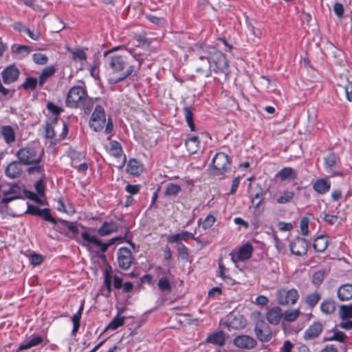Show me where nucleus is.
<instances>
[{
	"instance_id": "nucleus-17",
	"label": "nucleus",
	"mask_w": 352,
	"mask_h": 352,
	"mask_svg": "<svg viewBox=\"0 0 352 352\" xmlns=\"http://www.w3.org/2000/svg\"><path fill=\"white\" fill-rule=\"evenodd\" d=\"M294 197V192L285 190L278 194L271 193L270 197L278 204H285L290 202Z\"/></svg>"
},
{
	"instance_id": "nucleus-36",
	"label": "nucleus",
	"mask_w": 352,
	"mask_h": 352,
	"mask_svg": "<svg viewBox=\"0 0 352 352\" xmlns=\"http://www.w3.org/2000/svg\"><path fill=\"white\" fill-rule=\"evenodd\" d=\"M120 311H118V314L116 317L109 323L107 326V329H111V330H116L118 327L122 326L124 324L125 317L124 316H120Z\"/></svg>"
},
{
	"instance_id": "nucleus-43",
	"label": "nucleus",
	"mask_w": 352,
	"mask_h": 352,
	"mask_svg": "<svg viewBox=\"0 0 352 352\" xmlns=\"http://www.w3.org/2000/svg\"><path fill=\"white\" fill-rule=\"evenodd\" d=\"M69 156L71 159V166L74 167L75 163H79L85 158V155L82 153L78 152L75 150H70L69 151Z\"/></svg>"
},
{
	"instance_id": "nucleus-50",
	"label": "nucleus",
	"mask_w": 352,
	"mask_h": 352,
	"mask_svg": "<svg viewBox=\"0 0 352 352\" xmlns=\"http://www.w3.org/2000/svg\"><path fill=\"white\" fill-rule=\"evenodd\" d=\"M33 61L38 65H45L48 61L47 56L41 53H35L32 55Z\"/></svg>"
},
{
	"instance_id": "nucleus-3",
	"label": "nucleus",
	"mask_w": 352,
	"mask_h": 352,
	"mask_svg": "<svg viewBox=\"0 0 352 352\" xmlns=\"http://www.w3.org/2000/svg\"><path fill=\"white\" fill-rule=\"evenodd\" d=\"M16 155L23 165L38 164L42 160L43 151L38 146L28 145L19 149Z\"/></svg>"
},
{
	"instance_id": "nucleus-42",
	"label": "nucleus",
	"mask_w": 352,
	"mask_h": 352,
	"mask_svg": "<svg viewBox=\"0 0 352 352\" xmlns=\"http://www.w3.org/2000/svg\"><path fill=\"white\" fill-rule=\"evenodd\" d=\"M215 220L216 219L213 215L208 214L203 221H201V219H199L197 223L198 224L201 225L204 230H208L214 225Z\"/></svg>"
},
{
	"instance_id": "nucleus-6",
	"label": "nucleus",
	"mask_w": 352,
	"mask_h": 352,
	"mask_svg": "<svg viewBox=\"0 0 352 352\" xmlns=\"http://www.w3.org/2000/svg\"><path fill=\"white\" fill-rule=\"evenodd\" d=\"M106 122L104 108L96 105L89 120L90 127L96 132L100 131Z\"/></svg>"
},
{
	"instance_id": "nucleus-26",
	"label": "nucleus",
	"mask_w": 352,
	"mask_h": 352,
	"mask_svg": "<svg viewBox=\"0 0 352 352\" xmlns=\"http://www.w3.org/2000/svg\"><path fill=\"white\" fill-rule=\"evenodd\" d=\"M276 177L281 181L293 180L296 177V173L291 167H285L276 173Z\"/></svg>"
},
{
	"instance_id": "nucleus-55",
	"label": "nucleus",
	"mask_w": 352,
	"mask_h": 352,
	"mask_svg": "<svg viewBox=\"0 0 352 352\" xmlns=\"http://www.w3.org/2000/svg\"><path fill=\"white\" fill-rule=\"evenodd\" d=\"M30 263L34 266L39 265L42 263L43 258L41 254L33 253L30 255Z\"/></svg>"
},
{
	"instance_id": "nucleus-59",
	"label": "nucleus",
	"mask_w": 352,
	"mask_h": 352,
	"mask_svg": "<svg viewBox=\"0 0 352 352\" xmlns=\"http://www.w3.org/2000/svg\"><path fill=\"white\" fill-rule=\"evenodd\" d=\"M177 252L179 256L182 260H187L188 257V248L184 245H181L177 248Z\"/></svg>"
},
{
	"instance_id": "nucleus-52",
	"label": "nucleus",
	"mask_w": 352,
	"mask_h": 352,
	"mask_svg": "<svg viewBox=\"0 0 352 352\" xmlns=\"http://www.w3.org/2000/svg\"><path fill=\"white\" fill-rule=\"evenodd\" d=\"M324 280V273L321 271L315 272L313 275L312 283L314 285L318 286Z\"/></svg>"
},
{
	"instance_id": "nucleus-7",
	"label": "nucleus",
	"mask_w": 352,
	"mask_h": 352,
	"mask_svg": "<svg viewBox=\"0 0 352 352\" xmlns=\"http://www.w3.org/2000/svg\"><path fill=\"white\" fill-rule=\"evenodd\" d=\"M298 298L299 294L296 289H280L276 292V300L281 305H294Z\"/></svg>"
},
{
	"instance_id": "nucleus-61",
	"label": "nucleus",
	"mask_w": 352,
	"mask_h": 352,
	"mask_svg": "<svg viewBox=\"0 0 352 352\" xmlns=\"http://www.w3.org/2000/svg\"><path fill=\"white\" fill-rule=\"evenodd\" d=\"M346 338V336L342 331H337L333 333L332 337L329 338V340H336L338 342H344Z\"/></svg>"
},
{
	"instance_id": "nucleus-30",
	"label": "nucleus",
	"mask_w": 352,
	"mask_h": 352,
	"mask_svg": "<svg viewBox=\"0 0 352 352\" xmlns=\"http://www.w3.org/2000/svg\"><path fill=\"white\" fill-rule=\"evenodd\" d=\"M1 134L7 144H10L15 141V133L13 129L10 126H2Z\"/></svg>"
},
{
	"instance_id": "nucleus-27",
	"label": "nucleus",
	"mask_w": 352,
	"mask_h": 352,
	"mask_svg": "<svg viewBox=\"0 0 352 352\" xmlns=\"http://www.w3.org/2000/svg\"><path fill=\"white\" fill-rule=\"evenodd\" d=\"M56 72V69L54 66L50 65L48 67H45L41 72V74L38 78V85L39 87H43V85L47 82V80L52 77Z\"/></svg>"
},
{
	"instance_id": "nucleus-19",
	"label": "nucleus",
	"mask_w": 352,
	"mask_h": 352,
	"mask_svg": "<svg viewBox=\"0 0 352 352\" xmlns=\"http://www.w3.org/2000/svg\"><path fill=\"white\" fill-rule=\"evenodd\" d=\"M21 163L18 161L10 162L5 170L6 175L10 179H15L20 176L22 172Z\"/></svg>"
},
{
	"instance_id": "nucleus-16",
	"label": "nucleus",
	"mask_w": 352,
	"mask_h": 352,
	"mask_svg": "<svg viewBox=\"0 0 352 352\" xmlns=\"http://www.w3.org/2000/svg\"><path fill=\"white\" fill-rule=\"evenodd\" d=\"M10 50L14 58L21 60L31 52L32 47L25 45L13 44Z\"/></svg>"
},
{
	"instance_id": "nucleus-53",
	"label": "nucleus",
	"mask_w": 352,
	"mask_h": 352,
	"mask_svg": "<svg viewBox=\"0 0 352 352\" xmlns=\"http://www.w3.org/2000/svg\"><path fill=\"white\" fill-rule=\"evenodd\" d=\"M32 165V166L29 167L27 170L29 174H34L36 173L41 174L44 172V168L43 166L40 165V163L33 164Z\"/></svg>"
},
{
	"instance_id": "nucleus-4",
	"label": "nucleus",
	"mask_w": 352,
	"mask_h": 352,
	"mask_svg": "<svg viewBox=\"0 0 352 352\" xmlns=\"http://www.w3.org/2000/svg\"><path fill=\"white\" fill-rule=\"evenodd\" d=\"M213 173L216 175H223L231 171V164L228 156L224 153H216L212 160Z\"/></svg>"
},
{
	"instance_id": "nucleus-24",
	"label": "nucleus",
	"mask_w": 352,
	"mask_h": 352,
	"mask_svg": "<svg viewBox=\"0 0 352 352\" xmlns=\"http://www.w3.org/2000/svg\"><path fill=\"white\" fill-rule=\"evenodd\" d=\"M337 295L341 301L351 300L352 298V284H344L340 286L338 289Z\"/></svg>"
},
{
	"instance_id": "nucleus-8",
	"label": "nucleus",
	"mask_w": 352,
	"mask_h": 352,
	"mask_svg": "<svg viewBox=\"0 0 352 352\" xmlns=\"http://www.w3.org/2000/svg\"><path fill=\"white\" fill-rule=\"evenodd\" d=\"M253 252V246L251 243L247 242L241 245L236 252H232L230 256L234 262L245 261L252 256Z\"/></svg>"
},
{
	"instance_id": "nucleus-14",
	"label": "nucleus",
	"mask_w": 352,
	"mask_h": 352,
	"mask_svg": "<svg viewBox=\"0 0 352 352\" xmlns=\"http://www.w3.org/2000/svg\"><path fill=\"white\" fill-rule=\"evenodd\" d=\"M323 331V326L320 322H315L304 332L303 338L311 340L318 338Z\"/></svg>"
},
{
	"instance_id": "nucleus-45",
	"label": "nucleus",
	"mask_w": 352,
	"mask_h": 352,
	"mask_svg": "<svg viewBox=\"0 0 352 352\" xmlns=\"http://www.w3.org/2000/svg\"><path fill=\"white\" fill-rule=\"evenodd\" d=\"M110 152L111 154L116 157H119L122 155V149L121 145L119 142L116 140H112L110 142Z\"/></svg>"
},
{
	"instance_id": "nucleus-51",
	"label": "nucleus",
	"mask_w": 352,
	"mask_h": 352,
	"mask_svg": "<svg viewBox=\"0 0 352 352\" xmlns=\"http://www.w3.org/2000/svg\"><path fill=\"white\" fill-rule=\"evenodd\" d=\"M309 219L307 217H302L300 220V230L302 235H307L309 233Z\"/></svg>"
},
{
	"instance_id": "nucleus-32",
	"label": "nucleus",
	"mask_w": 352,
	"mask_h": 352,
	"mask_svg": "<svg viewBox=\"0 0 352 352\" xmlns=\"http://www.w3.org/2000/svg\"><path fill=\"white\" fill-rule=\"evenodd\" d=\"M336 309V303L331 299L324 300L320 304L321 311L327 315L331 314Z\"/></svg>"
},
{
	"instance_id": "nucleus-25",
	"label": "nucleus",
	"mask_w": 352,
	"mask_h": 352,
	"mask_svg": "<svg viewBox=\"0 0 352 352\" xmlns=\"http://www.w3.org/2000/svg\"><path fill=\"white\" fill-rule=\"evenodd\" d=\"M143 171V166L135 159L129 160L126 165V172L132 175H138Z\"/></svg>"
},
{
	"instance_id": "nucleus-44",
	"label": "nucleus",
	"mask_w": 352,
	"mask_h": 352,
	"mask_svg": "<svg viewBox=\"0 0 352 352\" xmlns=\"http://www.w3.org/2000/svg\"><path fill=\"white\" fill-rule=\"evenodd\" d=\"M37 84H38V80L36 78L28 77L25 80L21 87L25 90H33L36 88Z\"/></svg>"
},
{
	"instance_id": "nucleus-18",
	"label": "nucleus",
	"mask_w": 352,
	"mask_h": 352,
	"mask_svg": "<svg viewBox=\"0 0 352 352\" xmlns=\"http://www.w3.org/2000/svg\"><path fill=\"white\" fill-rule=\"evenodd\" d=\"M331 181L328 178H320L313 183V189L320 195H323L329 191Z\"/></svg>"
},
{
	"instance_id": "nucleus-9",
	"label": "nucleus",
	"mask_w": 352,
	"mask_h": 352,
	"mask_svg": "<svg viewBox=\"0 0 352 352\" xmlns=\"http://www.w3.org/2000/svg\"><path fill=\"white\" fill-rule=\"evenodd\" d=\"M233 343L237 348L243 350H251L257 345V342L253 337L245 334L236 336Z\"/></svg>"
},
{
	"instance_id": "nucleus-10",
	"label": "nucleus",
	"mask_w": 352,
	"mask_h": 352,
	"mask_svg": "<svg viewBox=\"0 0 352 352\" xmlns=\"http://www.w3.org/2000/svg\"><path fill=\"white\" fill-rule=\"evenodd\" d=\"M118 263L120 268L126 270H128L132 263V253L127 248H120L117 252Z\"/></svg>"
},
{
	"instance_id": "nucleus-13",
	"label": "nucleus",
	"mask_w": 352,
	"mask_h": 352,
	"mask_svg": "<svg viewBox=\"0 0 352 352\" xmlns=\"http://www.w3.org/2000/svg\"><path fill=\"white\" fill-rule=\"evenodd\" d=\"M291 252L296 256L305 255L308 250L307 241L301 237H296L289 244Z\"/></svg>"
},
{
	"instance_id": "nucleus-56",
	"label": "nucleus",
	"mask_w": 352,
	"mask_h": 352,
	"mask_svg": "<svg viewBox=\"0 0 352 352\" xmlns=\"http://www.w3.org/2000/svg\"><path fill=\"white\" fill-rule=\"evenodd\" d=\"M62 223L64 226H65L70 232L73 234H77L78 232V227L74 222H69L66 220H63Z\"/></svg>"
},
{
	"instance_id": "nucleus-34",
	"label": "nucleus",
	"mask_w": 352,
	"mask_h": 352,
	"mask_svg": "<svg viewBox=\"0 0 352 352\" xmlns=\"http://www.w3.org/2000/svg\"><path fill=\"white\" fill-rule=\"evenodd\" d=\"M43 341V339L41 336H37L34 338H32L29 342L26 343H23L20 344V346L18 348V351H22L24 349H30L33 346H36L41 344Z\"/></svg>"
},
{
	"instance_id": "nucleus-39",
	"label": "nucleus",
	"mask_w": 352,
	"mask_h": 352,
	"mask_svg": "<svg viewBox=\"0 0 352 352\" xmlns=\"http://www.w3.org/2000/svg\"><path fill=\"white\" fill-rule=\"evenodd\" d=\"M300 315V311L298 309H287L283 314L284 320L287 322H293L297 319Z\"/></svg>"
},
{
	"instance_id": "nucleus-40",
	"label": "nucleus",
	"mask_w": 352,
	"mask_h": 352,
	"mask_svg": "<svg viewBox=\"0 0 352 352\" xmlns=\"http://www.w3.org/2000/svg\"><path fill=\"white\" fill-rule=\"evenodd\" d=\"M320 295L318 292L310 294L306 296L305 302L311 308H314L319 302Z\"/></svg>"
},
{
	"instance_id": "nucleus-31",
	"label": "nucleus",
	"mask_w": 352,
	"mask_h": 352,
	"mask_svg": "<svg viewBox=\"0 0 352 352\" xmlns=\"http://www.w3.org/2000/svg\"><path fill=\"white\" fill-rule=\"evenodd\" d=\"M328 246L327 239L324 236H318L314 241L313 247L316 252H322Z\"/></svg>"
},
{
	"instance_id": "nucleus-2",
	"label": "nucleus",
	"mask_w": 352,
	"mask_h": 352,
	"mask_svg": "<svg viewBox=\"0 0 352 352\" xmlns=\"http://www.w3.org/2000/svg\"><path fill=\"white\" fill-rule=\"evenodd\" d=\"M65 104L69 108H81L85 113H89L93 107L92 99L88 97L86 90L80 86H74L69 90Z\"/></svg>"
},
{
	"instance_id": "nucleus-1",
	"label": "nucleus",
	"mask_w": 352,
	"mask_h": 352,
	"mask_svg": "<svg viewBox=\"0 0 352 352\" xmlns=\"http://www.w3.org/2000/svg\"><path fill=\"white\" fill-rule=\"evenodd\" d=\"M195 66L196 73L206 78L211 76L212 72L224 74L226 78L229 75V64L226 55L212 45L201 47L195 60Z\"/></svg>"
},
{
	"instance_id": "nucleus-20",
	"label": "nucleus",
	"mask_w": 352,
	"mask_h": 352,
	"mask_svg": "<svg viewBox=\"0 0 352 352\" xmlns=\"http://www.w3.org/2000/svg\"><path fill=\"white\" fill-rule=\"evenodd\" d=\"M265 317L269 323L277 325L283 318L282 310L278 307H272L267 311Z\"/></svg>"
},
{
	"instance_id": "nucleus-11",
	"label": "nucleus",
	"mask_w": 352,
	"mask_h": 352,
	"mask_svg": "<svg viewBox=\"0 0 352 352\" xmlns=\"http://www.w3.org/2000/svg\"><path fill=\"white\" fill-rule=\"evenodd\" d=\"M19 74V68L14 64H12L3 69L1 72V76L3 83L10 85L18 80Z\"/></svg>"
},
{
	"instance_id": "nucleus-37",
	"label": "nucleus",
	"mask_w": 352,
	"mask_h": 352,
	"mask_svg": "<svg viewBox=\"0 0 352 352\" xmlns=\"http://www.w3.org/2000/svg\"><path fill=\"white\" fill-rule=\"evenodd\" d=\"M18 189L19 187L16 184H4L0 186V191L4 195L17 194Z\"/></svg>"
},
{
	"instance_id": "nucleus-46",
	"label": "nucleus",
	"mask_w": 352,
	"mask_h": 352,
	"mask_svg": "<svg viewBox=\"0 0 352 352\" xmlns=\"http://www.w3.org/2000/svg\"><path fill=\"white\" fill-rule=\"evenodd\" d=\"M157 286L162 292H170L172 289L169 280L166 277H162L159 279Z\"/></svg>"
},
{
	"instance_id": "nucleus-58",
	"label": "nucleus",
	"mask_w": 352,
	"mask_h": 352,
	"mask_svg": "<svg viewBox=\"0 0 352 352\" xmlns=\"http://www.w3.org/2000/svg\"><path fill=\"white\" fill-rule=\"evenodd\" d=\"M21 30L24 31L28 35V36L34 41H38L40 38L41 34L38 31L33 32L30 30V29L25 27H23Z\"/></svg>"
},
{
	"instance_id": "nucleus-57",
	"label": "nucleus",
	"mask_w": 352,
	"mask_h": 352,
	"mask_svg": "<svg viewBox=\"0 0 352 352\" xmlns=\"http://www.w3.org/2000/svg\"><path fill=\"white\" fill-rule=\"evenodd\" d=\"M47 109L54 115L58 116L60 114V113L63 111V109L61 107L55 105L52 102H48L47 104Z\"/></svg>"
},
{
	"instance_id": "nucleus-35",
	"label": "nucleus",
	"mask_w": 352,
	"mask_h": 352,
	"mask_svg": "<svg viewBox=\"0 0 352 352\" xmlns=\"http://www.w3.org/2000/svg\"><path fill=\"white\" fill-rule=\"evenodd\" d=\"M207 342L216 345L222 346L225 343L223 333L222 332H217L211 334L207 338Z\"/></svg>"
},
{
	"instance_id": "nucleus-60",
	"label": "nucleus",
	"mask_w": 352,
	"mask_h": 352,
	"mask_svg": "<svg viewBox=\"0 0 352 352\" xmlns=\"http://www.w3.org/2000/svg\"><path fill=\"white\" fill-rule=\"evenodd\" d=\"M140 186L137 184H127L125 187V190L131 195L138 194L140 192Z\"/></svg>"
},
{
	"instance_id": "nucleus-23",
	"label": "nucleus",
	"mask_w": 352,
	"mask_h": 352,
	"mask_svg": "<svg viewBox=\"0 0 352 352\" xmlns=\"http://www.w3.org/2000/svg\"><path fill=\"white\" fill-rule=\"evenodd\" d=\"M81 236L84 241V245H85L86 243H91L99 248L100 250H104L105 249V246L102 245V241H100L96 236L91 235L89 232H82Z\"/></svg>"
},
{
	"instance_id": "nucleus-41",
	"label": "nucleus",
	"mask_w": 352,
	"mask_h": 352,
	"mask_svg": "<svg viewBox=\"0 0 352 352\" xmlns=\"http://www.w3.org/2000/svg\"><path fill=\"white\" fill-rule=\"evenodd\" d=\"M340 316L342 320L352 318V305H342L339 309Z\"/></svg>"
},
{
	"instance_id": "nucleus-49",
	"label": "nucleus",
	"mask_w": 352,
	"mask_h": 352,
	"mask_svg": "<svg viewBox=\"0 0 352 352\" xmlns=\"http://www.w3.org/2000/svg\"><path fill=\"white\" fill-rule=\"evenodd\" d=\"M104 285L108 293L111 291V275L110 270L106 268L104 273Z\"/></svg>"
},
{
	"instance_id": "nucleus-15",
	"label": "nucleus",
	"mask_w": 352,
	"mask_h": 352,
	"mask_svg": "<svg viewBox=\"0 0 352 352\" xmlns=\"http://www.w3.org/2000/svg\"><path fill=\"white\" fill-rule=\"evenodd\" d=\"M185 146L189 154L193 155L201 150V142L197 135H188L185 140Z\"/></svg>"
},
{
	"instance_id": "nucleus-12",
	"label": "nucleus",
	"mask_w": 352,
	"mask_h": 352,
	"mask_svg": "<svg viewBox=\"0 0 352 352\" xmlns=\"http://www.w3.org/2000/svg\"><path fill=\"white\" fill-rule=\"evenodd\" d=\"M107 63L113 73H120L123 71L126 61L123 56L120 55L107 56Z\"/></svg>"
},
{
	"instance_id": "nucleus-33",
	"label": "nucleus",
	"mask_w": 352,
	"mask_h": 352,
	"mask_svg": "<svg viewBox=\"0 0 352 352\" xmlns=\"http://www.w3.org/2000/svg\"><path fill=\"white\" fill-rule=\"evenodd\" d=\"M68 51L72 54V59L74 61H79L82 65L87 60V54L85 52V51L82 49H68Z\"/></svg>"
},
{
	"instance_id": "nucleus-54",
	"label": "nucleus",
	"mask_w": 352,
	"mask_h": 352,
	"mask_svg": "<svg viewBox=\"0 0 352 352\" xmlns=\"http://www.w3.org/2000/svg\"><path fill=\"white\" fill-rule=\"evenodd\" d=\"M35 190L40 196H43L45 193V184L42 179H38L34 184Z\"/></svg>"
},
{
	"instance_id": "nucleus-28",
	"label": "nucleus",
	"mask_w": 352,
	"mask_h": 352,
	"mask_svg": "<svg viewBox=\"0 0 352 352\" xmlns=\"http://www.w3.org/2000/svg\"><path fill=\"white\" fill-rule=\"evenodd\" d=\"M134 69H135V66L130 65L127 68V69L125 72L120 73L119 74V76H118V77H109L108 79V81L111 85L118 84V82L123 81L126 78H128L129 76H131V74L133 73V72L134 71Z\"/></svg>"
},
{
	"instance_id": "nucleus-29",
	"label": "nucleus",
	"mask_w": 352,
	"mask_h": 352,
	"mask_svg": "<svg viewBox=\"0 0 352 352\" xmlns=\"http://www.w3.org/2000/svg\"><path fill=\"white\" fill-rule=\"evenodd\" d=\"M193 238L192 233L188 231H183L181 233H177L167 238V241L170 243H179L182 241H186L189 238Z\"/></svg>"
},
{
	"instance_id": "nucleus-63",
	"label": "nucleus",
	"mask_w": 352,
	"mask_h": 352,
	"mask_svg": "<svg viewBox=\"0 0 352 352\" xmlns=\"http://www.w3.org/2000/svg\"><path fill=\"white\" fill-rule=\"evenodd\" d=\"M146 19L151 23L156 25H162L164 23V19L162 17H157L153 14L146 15Z\"/></svg>"
},
{
	"instance_id": "nucleus-5",
	"label": "nucleus",
	"mask_w": 352,
	"mask_h": 352,
	"mask_svg": "<svg viewBox=\"0 0 352 352\" xmlns=\"http://www.w3.org/2000/svg\"><path fill=\"white\" fill-rule=\"evenodd\" d=\"M254 331L256 338L261 342H269L273 337L271 328L263 319L256 322Z\"/></svg>"
},
{
	"instance_id": "nucleus-48",
	"label": "nucleus",
	"mask_w": 352,
	"mask_h": 352,
	"mask_svg": "<svg viewBox=\"0 0 352 352\" xmlns=\"http://www.w3.org/2000/svg\"><path fill=\"white\" fill-rule=\"evenodd\" d=\"M39 217H41L45 221L50 222L53 224H56L57 221L50 214L49 208H43L41 210Z\"/></svg>"
},
{
	"instance_id": "nucleus-62",
	"label": "nucleus",
	"mask_w": 352,
	"mask_h": 352,
	"mask_svg": "<svg viewBox=\"0 0 352 352\" xmlns=\"http://www.w3.org/2000/svg\"><path fill=\"white\" fill-rule=\"evenodd\" d=\"M41 210V208L36 206L28 205L26 213L39 217Z\"/></svg>"
},
{
	"instance_id": "nucleus-22",
	"label": "nucleus",
	"mask_w": 352,
	"mask_h": 352,
	"mask_svg": "<svg viewBox=\"0 0 352 352\" xmlns=\"http://www.w3.org/2000/svg\"><path fill=\"white\" fill-rule=\"evenodd\" d=\"M118 230V225L114 221H104L98 230V234L100 236H105Z\"/></svg>"
},
{
	"instance_id": "nucleus-47",
	"label": "nucleus",
	"mask_w": 352,
	"mask_h": 352,
	"mask_svg": "<svg viewBox=\"0 0 352 352\" xmlns=\"http://www.w3.org/2000/svg\"><path fill=\"white\" fill-rule=\"evenodd\" d=\"M320 217L323 219L329 225H333L338 220V216L333 214H329L327 211L320 213Z\"/></svg>"
},
{
	"instance_id": "nucleus-38",
	"label": "nucleus",
	"mask_w": 352,
	"mask_h": 352,
	"mask_svg": "<svg viewBox=\"0 0 352 352\" xmlns=\"http://www.w3.org/2000/svg\"><path fill=\"white\" fill-rule=\"evenodd\" d=\"M181 191V186L178 184L169 183L166 187L164 195L169 197H175Z\"/></svg>"
},
{
	"instance_id": "nucleus-64",
	"label": "nucleus",
	"mask_w": 352,
	"mask_h": 352,
	"mask_svg": "<svg viewBox=\"0 0 352 352\" xmlns=\"http://www.w3.org/2000/svg\"><path fill=\"white\" fill-rule=\"evenodd\" d=\"M55 131L52 124H47L45 129V136L46 138L52 139L55 137Z\"/></svg>"
},
{
	"instance_id": "nucleus-21",
	"label": "nucleus",
	"mask_w": 352,
	"mask_h": 352,
	"mask_svg": "<svg viewBox=\"0 0 352 352\" xmlns=\"http://www.w3.org/2000/svg\"><path fill=\"white\" fill-rule=\"evenodd\" d=\"M324 168L326 171L331 175H339L338 172H336L333 170V168L335 167L337 164L338 157L333 153H331L328 154L324 158Z\"/></svg>"
}]
</instances>
